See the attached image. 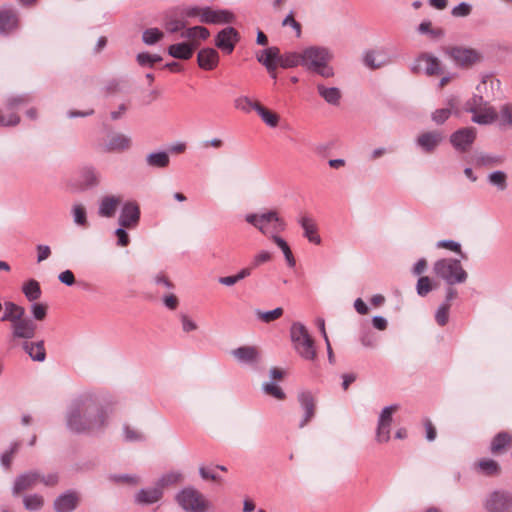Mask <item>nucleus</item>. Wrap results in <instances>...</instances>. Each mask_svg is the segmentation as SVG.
<instances>
[{
  "label": "nucleus",
  "mask_w": 512,
  "mask_h": 512,
  "mask_svg": "<svg viewBox=\"0 0 512 512\" xmlns=\"http://www.w3.org/2000/svg\"><path fill=\"white\" fill-rule=\"evenodd\" d=\"M318 94L330 105L337 106L340 103L342 93L338 87H326L324 84H317Z\"/></svg>",
  "instance_id": "obj_33"
},
{
  "label": "nucleus",
  "mask_w": 512,
  "mask_h": 512,
  "mask_svg": "<svg viewBox=\"0 0 512 512\" xmlns=\"http://www.w3.org/2000/svg\"><path fill=\"white\" fill-rule=\"evenodd\" d=\"M32 100L33 97L28 93L12 94L6 99V107L11 111L18 110L27 106Z\"/></svg>",
  "instance_id": "obj_36"
},
{
  "label": "nucleus",
  "mask_w": 512,
  "mask_h": 512,
  "mask_svg": "<svg viewBox=\"0 0 512 512\" xmlns=\"http://www.w3.org/2000/svg\"><path fill=\"white\" fill-rule=\"evenodd\" d=\"M141 210L136 201H126L122 204L118 218V225L135 229L140 222Z\"/></svg>",
  "instance_id": "obj_10"
},
{
  "label": "nucleus",
  "mask_w": 512,
  "mask_h": 512,
  "mask_svg": "<svg viewBox=\"0 0 512 512\" xmlns=\"http://www.w3.org/2000/svg\"><path fill=\"white\" fill-rule=\"evenodd\" d=\"M47 310H48V307L46 304L44 303H40V302H32L31 306H30V311H31V315H32V318L33 321L36 320V321H42L46 318L47 316Z\"/></svg>",
  "instance_id": "obj_54"
},
{
  "label": "nucleus",
  "mask_w": 512,
  "mask_h": 512,
  "mask_svg": "<svg viewBox=\"0 0 512 512\" xmlns=\"http://www.w3.org/2000/svg\"><path fill=\"white\" fill-rule=\"evenodd\" d=\"M298 225L303 230V237L310 243L320 245L322 239L318 233V226L315 219L307 214L301 215L297 219Z\"/></svg>",
  "instance_id": "obj_20"
},
{
  "label": "nucleus",
  "mask_w": 512,
  "mask_h": 512,
  "mask_svg": "<svg viewBox=\"0 0 512 512\" xmlns=\"http://www.w3.org/2000/svg\"><path fill=\"white\" fill-rule=\"evenodd\" d=\"M234 18V14L226 9L204 7L201 13V22L206 24H228L232 23Z\"/></svg>",
  "instance_id": "obj_17"
},
{
  "label": "nucleus",
  "mask_w": 512,
  "mask_h": 512,
  "mask_svg": "<svg viewBox=\"0 0 512 512\" xmlns=\"http://www.w3.org/2000/svg\"><path fill=\"white\" fill-rule=\"evenodd\" d=\"M138 64L142 67L153 68L155 63L161 62L162 57L158 54H150L149 52H140L136 56Z\"/></svg>",
  "instance_id": "obj_50"
},
{
  "label": "nucleus",
  "mask_w": 512,
  "mask_h": 512,
  "mask_svg": "<svg viewBox=\"0 0 512 512\" xmlns=\"http://www.w3.org/2000/svg\"><path fill=\"white\" fill-rule=\"evenodd\" d=\"M476 139L474 127H464L454 131L449 138L453 148L460 153L467 152Z\"/></svg>",
  "instance_id": "obj_11"
},
{
  "label": "nucleus",
  "mask_w": 512,
  "mask_h": 512,
  "mask_svg": "<svg viewBox=\"0 0 512 512\" xmlns=\"http://www.w3.org/2000/svg\"><path fill=\"white\" fill-rule=\"evenodd\" d=\"M257 61L261 63L269 73L275 72L280 66L281 53L276 46L268 47L257 54Z\"/></svg>",
  "instance_id": "obj_23"
},
{
  "label": "nucleus",
  "mask_w": 512,
  "mask_h": 512,
  "mask_svg": "<svg viewBox=\"0 0 512 512\" xmlns=\"http://www.w3.org/2000/svg\"><path fill=\"white\" fill-rule=\"evenodd\" d=\"M163 37V32L158 28H148L142 34V41L147 45L156 44Z\"/></svg>",
  "instance_id": "obj_53"
},
{
  "label": "nucleus",
  "mask_w": 512,
  "mask_h": 512,
  "mask_svg": "<svg viewBox=\"0 0 512 512\" xmlns=\"http://www.w3.org/2000/svg\"><path fill=\"white\" fill-rule=\"evenodd\" d=\"M120 203L121 198L119 196L106 195L102 197L98 206V215L103 218L114 217Z\"/></svg>",
  "instance_id": "obj_28"
},
{
  "label": "nucleus",
  "mask_w": 512,
  "mask_h": 512,
  "mask_svg": "<svg viewBox=\"0 0 512 512\" xmlns=\"http://www.w3.org/2000/svg\"><path fill=\"white\" fill-rule=\"evenodd\" d=\"M260 103L253 102L247 96H239L234 100V106L236 109L243 111L244 113H249L252 110L256 111V106H259Z\"/></svg>",
  "instance_id": "obj_51"
},
{
  "label": "nucleus",
  "mask_w": 512,
  "mask_h": 512,
  "mask_svg": "<svg viewBox=\"0 0 512 512\" xmlns=\"http://www.w3.org/2000/svg\"><path fill=\"white\" fill-rule=\"evenodd\" d=\"M175 501L186 512H205L206 502L202 495L192 486L181 489Z\"/></svg>",
  "instance_id": "obj_6"
},
{
  "label": "nucleus",
  "mask_w": 512,
  "mask_h": 512,
  "mask_svg": "<svg viewBox=\"0 0 512 512\" xmlns=\"http://www.w3.org/2000/svg\"><path fill=\"white\" fill-rule=\"evenodd\" d=\"M164 495L159 485L155 483L153 487L141 488L134 495V502L138 505L148 506L159 502Z\"/></svg>",
  "instance_id": "obj_22"
},
{
  "label": "nucleus",
  "mask_w": 512,
  "mask_h": 512,
  "mask_svg": "<svg viewBox=\"0 0 512 512\" xmlns=\"http://www.w3.org/2000/svg\"><path fill=\"white\" fill-rule=\"evenodd\" d=\"M184 479L183 473L181 471H169L167 473L162 474L156 483L159 485L161 490L164 492V489L170 486L177 485L181 483Z\"/></svg>",
  "instance_id": "obj_37"
},
{
  "label": "nucleus",
  "mask_w": 512,
  "mask_h": 512,
  "mask_svg": "<svg viewBox=\"0 0 512 512\" xmlns=\"http://www.w3.org/2000/svg\"><path fill=\"white\" fill-rule=\"evenodd\" d=\"M21 346L32 361L44 362L46 360L47 355L44 346V340L23 341Z\"/></svg>",
  "instance_id": "obj_26"
},
{
  "label": "nucleus",
  "mask_w": 512,
  "mask_h": 512,
  "mask_svg": "<svg viewBox=\"0 0 512 512\" xmlns=\"http://www.w3.org/2000/svg\"><path fill=\"white\" fill-rule=\"evenodd\" d=\"M145 161L150 168L165 169L170 164V156L167 151H154L146 155Z\"/></svg>",
  "instance_id": "obj_32"
},
{
  "label": "nucleus",
  "mask_w": 512,
  "mask_h": 512,
  "mask_svg": "<svg viewBox=\"0 0 512 512\" xmlns=\"http://www.w3.org/2000/svg\"><path fill=\"white\" fill-rule=\"evenodd\" d=\"M231 354L241 365H248L253 370L259 369L261 354L255 346H240L232 350Z\"/></svg>",
  "instance_id": "obj_13"
},
{
  "label": "nucleus",
  "mask_w": 512,
  "mask_h": 512,
  "mask_svg": "<svg viewBox=\"0 0 512 512\" xmlns=\"http://www.w3.org/2000/svg\"><path fill=\"white\" fill-rule=\"evenodd\" d=\"M210 36L209 30L204 26H194L190 28H186L182 33L181 37L186 39H195L199 38L201 40H206Z\"/></svg>",
  "instance_id": "obj_45"
},
{
  "label": "nucleus",
  "mask_w": 512,
  "mask_h": 512,
  "mask_svg": "<svg viewBox=\"0 0 512 512\" xmlns=\"http://www.w3.org/2000/svg\"><path fill=\"white\" fill-rule=\"evenodd\" d=\"M360 342L364 347L374 348L377 345V337L371 329H363L360 333Z\"/></svg>",
  "instance_id": "obj_57"
},
{
  "label": "nucleus",
  "mask_w": 512,
  "mask_h": 512,
  "mask_svg": "<svg viewBox=\"0 0 512 512\" xmlns=\"http://www.w3.org/2000/svg\"><path fill=\"white\" fill-rule=\"evenodd\" d=\"M433 286L431 280L428 276H422L418 279L416 285L417 294L421 297L426 296L430 291H432Z\"/></svg>",
  "instance_id": "obj_59"
},
{
  "label": "nucleus",
  "mask_w": 512,
  "mask_h": 512,
  "mask_svg": "<svg viewBox=\"0 0 512 512\" xmlns=\"http://www.w3.org/2000/svg\"><path fill=\"white\" fill-rule=\"evenodd\" d=\"M299 65L303 67L302 51L301 52H287V53L281 54L280 67L287 69V68H294Z\"/></svg>",
  "instance_id": "obj_40"
},
{
  "label": "nucleus",
  "mask_w": 512,
  "mask_h": 512,
  "mask_svg": "<svg viewBox=\"0 0 512 512\" xmlns=\"http://www.w3.org/2000/svg\"><path fill=\"white\" fill-rule=\"evenodd\" d=\"M483 505L487 512H512V492L496 489L486 496Z\"/></svg>",
  "instance_id": "obj_8"
},
{
  "label": "nucleus",
  "mask_w": 512,
  "mask_h": 512,
  "mask_svg": "<svg viewBox=\"0 0 512 512\" xmlns=\"http://www.w3.org/2000/svg\"><path fill=\"white\" fill-rule=\"evenodd\" d=\"M443 137L440 132L429 131L420 134L416 139V144L425 153H432L436 147L440 144Z\"/></svg>",
  "instance_id": "obj_25"
},
{
  "label": "nucleus",
  "mask_w": 512,
  "mask_h": 512,
  "mask_svg": "<svg viewBox=\"0 0 512 512\" xmlns=\"http://www.w3.org/2000/svg\"><path fill=\"white\" fill-rule=\"evenodd\" d=\"M261 390L265 395L271 396L277 400H284L286 394L275 381H266L262 384Z\"/></svg>",
  "instance_id": "obj_43"
},
{
  "label": "nucleus",
  "mask_w": 512,
  "mask_h": 512,
  "mask_svg": "<svg viewBox=\"0 0 512 512\" xmlns=\"http://www.w3.org/2000/svg\"><path fill=\"white\" fill-rule=\"evenodd\" d=\"M436 248L448 249L460 256L461 259H466L467 255L462 251V246L460 242L452 240V239H443L439 240L436 243Z\"/></svg>",
  "instance_id": "obj_49"
},
{
  "label": "nucleus",
  "mask_w": 512,
  "mask_h": 512,
  "mask_svg": "<svg viewBox=\"0 0 512 512\" xmlns=\"http://www.w3.org/2000/svg\"><path fill=\"white\" fill-rule=\"evenodd\" d=\"M479 468L486 476H494L500 471L499 464L495 460L489 458L482 459L479 462Z\"/></svg>",
  "instance_id": "obj_52"
},
{
  "label": "nucleus",
  "mask_w": 512,
  "mask_h": 512,
  "mask_svg": "<svg viewBox=\"0 0 512 512\" xmlns=\"http://www.w3.org/2000/svg\"><path fill=\"white\" fill-rule=\"evenodd\" d=\"M445 52L453 59L457 65L462 67L471 66L480 59L479 53L471 48L455 46L447 48Z\"/></svg>",
  "instance_id": "obj_16"
},
{
  "label": "nucleus",
  "mask_w": 512,
  "mask_h": 512,
  "mask_svg": "<svg viewBox=\"0 0 512 512\" xmlns=\"http://www.w3.org/2000/svg\"><path fill=\"white\" fill-rule=\"evenodd\" d=\"M290 337L296 352L303 359L312 361L316 358L314 340L305 325L294 322L290 328Z\"/></svg>",
  "instance_id": "obj_4"
},
{
  "label": "nucleus",
  "mask_w": 512,
  "mask_h": 512,
  "mask_svg": "<svg viewBox=\"0 0 512 512\" xmlns=\"http://www.w3.org/2000/svg\"><path fill=\"white\" fill-rule=\"evenodd\" d=\"M451 115V110L449 108H441L437 109L432 113V120L440 125L443 124Z\"/></svg>",
  "instance_id": "obj_64"
},
{
  "label": "nucleus",
  "mask_w": 512,
  "mask_h": 512,
  "mask_svg": "<svg viewBox=\"0 0 512 512\" xmlns=\"http://www.w3.org/2000/svg\"><path fill=\"white\" fill-rule=\"evenodd\" d=\"M256 112L261 117L262 121L269 127L275 128L280 120V117L259 104V106H256Z\"/></svg>",
  "instance_id": "obj_44"
},
{
  "label": "nucleus",
  "mask_w": 512,
  "mask_h": 512,
  "mask_svg": "<svg viewBox=\"0 0 512 512\" xmlns=\"http://www.w3.org/2000/svg\"><path fill=\"white\" fill-rule=\"evenodd\" d=\"M333 57L332 51L325 46H308L302 50L303 68L323 78H332L335 75V70L330 65Z\"/></svg>",
  "instance_id": "obj_2"
},
{
  "label": "nucleus",
  "mask_w": 512,
  "mask_h": 512,
  "mask_svg": "<svg viewBox=\"0 0 512 512\" xmlns=\"http://www.w3.org/2000/svg\"><path fill=\"white\" fill-rule=\"evenodd\" d=\"M123 434L126 442H141L145 440V437L140 432L132 429L129 425L123 426Z\"/></svg>",
  "instance_id": "obj_60"
},
{
  "label": "nucleus",
  "mask_w": 512,
  "mask_h": 512,
  "mask_svg": "<svg viewBox=\"0 0 512 512\" xmlns=\"http://www.w3.org/2000/svg\"><path fill=\"white\" fill-rule=\"evenodd\" d=\"M245 221L255 227L263 235H267L266 225L274 222L275 228L283 231L286 228L285 221L279 217L276 210H269L262 214L249 213L245 215Z\"/></svg>",
  "instance_id": "obj_7"
},
{
  "label": "nucleus",
  "mask_w": 512,
  "mask_h": 512,
  "mask_svg": "<svg viewBox=\"0 0 512 512\" xmlns=\"http://www.w3.org/2000/svg\"><path fill=\"white\" fill-rule=\"evenodd\" d=\"M239 32L232 26L220 30L215 36V46L226 54H231L239 41Z\"/></svg>",
  "instance_id": "obj_15"
},
{
  "label": "nucleus",
  "mask_w": 512,
  "mask_h": 512,
  "mask_svg": "<svg viewBox=\"0 0 512 512\" xmlns=\"http://www.w3.org/2000/svg\"><path fill=\"white\" fill-rule=\"evenodd\" d=\"M301 409L303 410V417L299 422V428H304L315 416L316 404L315 399L311 392L302 391L297 396Z\"/></svg>",
  "instance_id": "obj_19"
},
{
  "label": "nucleus",
  "mask_w": 512,
  "mask_h": 512,
  "mask_svg": "<svg viewBox=\"0 0 512 512\" xmlns=\"http://www.w3.org/2000/svg\"><path fill=\"white\" fill-rule=\"evenodd\" d=\"M40 480V472L37 470H30L18 475L12 486V494L19 495L21 492L33 488Z\"/></svg>",
  "instance_id": "obj_21"
},
{
  "label": "nucleus",
  "mask_w": 512,
  "mask_h": 512,
  "mask_svg": "<svg viewBox=\"0 0 512 512\" xmlns=\"http://www.w3.org/2000/svg\"><path fill=\"white\" fill-rule=\"evenodd\" d=\"M100 180V172L94 166L86 165L78 171L76 187L80 191L93 189L100 184Z\"/></svg>",
  "instance_id": "obj_12"
},
{
  "label": "nucleus",
  "mask_w": 512,
  "mask_h": 512,
  "mask_svg": "<svg viewBox=\"0 0 512 512\" xmlns=\"http://www.w3.org/2000/svg\"><path fill=\"white\" fill-rule=\"evenodd\" d=\"M18 448L19 443L13 442L11 443L9 449L1 454L0 461L4 469H10L13 455L18 451Z\"/></svg>",
  "instance_id": "obj_56"
},
{
  "label": "nucleus",
  "mask_w": 512,
  "mask_h": 512,
  "mask_svg": "<svg viewBox=\"0 0 512 512\" xmlns=\"http://www.w3.org/2000/svg\"><path fill=\"white\" fill-rule=\"evenodd\" d=\"M197 43L180 42L168 46L167 52L169 56L179 59L188 60L193 56L194 50L197 48Z\"/></svg>",
  "instance_id": "obj_27"
},
{
  "label": "nucleus",
  "mask_w": 512,
  "mask_h": 512,
  "mask_svg": "<svg viewBox=\"0 0 512 512\" xmlns=\"http://www.w3.org/2000/svg\"><path fill=\"white\" fill-rule=\"evenodd\" d=\"M19 17L17 11L10 6L0 9V35L7 36L18 28Z\"/></svg>",
  "instance_id": "obj_18"
},
{
  "label": "nucleus",
  "mask_w": 512,
  "mask_h": 512,
  "mask_svg": "<svg viewBox=\"0 0 512 512\" xmlns=\"http://www.w3.org/2000/svg\"><path fill=\"white\" fill-rule=\"evenodd\" d=\"M37 325L33 319L23 316L19 320L11 322V338L24 339L25 341L34 338Z\"/></svg>",
  "instance_id": "obj_14"
},
{
  "label": "nucleus",
  "mask_w": 512,
  "mask_h": 512,
  "mask_svg": "<svg viewBox=\"0 0 512 512\" xmlns=\"http://www.w3.org/2000/svg\"><path fill=\"white\" fill-rule=\"evenodd\" d=\"M4 313L1 317V321L3 322H14L15 320H19L23 316H25V308L17 305L14 302L7 301L4 303Z\"/></svg>",
  "instance_id": "obj_34"
},
{
  "label": "nucleus",
  "mask_w": 512,
  "mask_h": 512,
  "mask_svg": "<svg viewBox=\"0 0 512 512\" xmlns=\"http://www.w3.org/2000/svg\"><path fill=\"white\" fill-rule=\"evenodd\" d=\"M256 315L261 321L269 323L280 318L283 315V309L281 307H277L269 311L256 310Z\"/></svg>",
  "instance_id": "obj_55"
},
{
  "label": "nucleus",
  "mask_w": 512,
  "mask_h": 512,
  "mask_svg": "<svg viewBox=\"0 0 512 512\" xmlns=\"http://www.w3.org/2000/svg\"><path fill=\"white\" fill-rule=\"evenodd\" d=\"M23 504L25 509L28 511H38L43 507L44 499L37 493L25 495L23 498Z\"/></svg>",
  "instance_id": "obj_47"
},
{
  "label": "nucleus",
  "mask_w": 512,
  "mask_h": 512,
  "mask_svg": "<svg viewBox=\"0 0 512 512\" xmlns=\"http://www.w3.org/2000/svg\"><path fill=\"white\" fill-rule=\"evenodd\" d=\"M413 74H425L427 76H438L443 73L441 61L431 53H420L410 65Z\"/></svg>",
  "instance_id": "obj_5"
},
{
  "label": "nucleus",
  "mask_w": 512,
  "mask_h": 512,
  "mask_svg": "<svg viewBox=\"0 0 512 512\" xmlns=\"http://www.w3.org/2000/svg\"><path fill=\"white\" fill-rule=\"evenodd\" d=\"M487 180L489 184L495 186L498 190L503 191L507 188V176L504 171L496 170L491 172Z\"/></svg>",
  "instance_id": "obj_46"
},
{
  "label": "nucleus",
  "mask_w": 512,
  "mask_h": 512,
  "mask_svg": "<svg viewBox=\"0 0 512 512\" xmlns=\"http://www.w3.org/2000/svg\"><path fill=\"white\" fill-rule=\"evenodd\" d=\"M398 405L393 404L385 406L378 417L376 429V441L378 443H387L390 440V428L393 420V413L397 410Z\"/></svg>",
  "instance_id": "obj_9"
},
{
  "label": "nucleus",
  "mask_w": 512,
  "mask_h": 512,
  "mask_svg": "<svg viewBox=\"0 0 512 512\" xmlns=\"http://www.w3.org/2000/svg\"><path fill=\"white\" fill-rule=\"evenodd\" d=\"M383 55L381 51L368 50L363 55V63L366 67L375 70L387 65L390 61L380 58Z\"/></svg>",
  "instance_id": "obj_35"
},
{
  "label": "nucleus",
  "mask_w": 512,
  "mask_h": 512,
  "mask_svg": "<svg viewBox=\"0 0 512 512\" xmlns=\"http://www.w3.org/2000/svg\"><path fill=\"white\" fill-rule=\"evenodd\" d=\"M450 310L449 303H441L436 310L435 320L440 326H445L448 322V315Z\"/></svg>",
  "instance_id": "obj_58"
},
{
  "label": "nucleus",
  "mask_w": 512,
  "mask_h": 512,
  "mask_svg": "<svg viewBox=\"0 0 512 512\" xmlns=\"http://www.w3.org/2000/svg\"><path fill=\"white\" fill-rule=\"evenodd\" d=\"M131 146V138L122 133H114L109 136L105 144L106 152L125 151Z\"/></svg>",
  "instance_id": "obj_30"
},
{
  "label": "nucleus",
  "mask_w": 512,
  "mask_h": 512,
  "mask_svg": "<svg viewBox=\"0 0 512 512\" xmlns=\"http://www.w3.org/2000/svg\"><path fill=\"white\" fill-rule=\"evenodd\" d=\"M110 479L116 483H127L136 485L139 483L140 478L136 474H114L110 476Z\"/></svg>",
  "instance_id": "obj_61"
},
{
  "label": "nucleus",
  "mask_w": 512,
  "mask_h": 512,
  "mask_svg": "<svg viewBox=\"0 0 512 512\" xmlns=\"http://www.w3.org/2000/svg\"><path fill=\"white\" fill-rule=\"evenodd\" d=\"M111 413L110 405L103 402L100 394L86 391L75 396L68 404L65 425L73 434L98 435L108 426Z\"/></svg>",
  "instance_id": "obj_1"
},
{
  "label": "nucleus",
  "mask_w": 512,
  "mask_h": 512,
  "mask_svg": "<svg viewBox=\"0 0 512 512\" xmlns=\"http://www.w3.org/2000/svg\"><path fill=\"white\" fill-rule=\"evenodd\" d=\"M497 121L498 128L501 131L512 128V106L510 104L501 107Z\"/></svg>",
  "instance_id": "obj_41"
},
{
  "label": "nucleus",
  "mask_w": 512,
  "mask_h": 512,
  "mask_svg": "<svg viewBox=\"0 0 512 512\" xmlns=\"http://www.w3.org/2000/svg\"><path fill=\"white\" fill-rule=\"evenodd\" d=\"M512 443V435L506 431L497 433L491 441L492 453H499Z\"/></svg>",
  "instance_id": "obj_39"
},
{
  "label": "nucleus",
  "mask_w": 512,
  "mask_h": 512,
  "mask_svg": "<svg viewBox=\"0 0 512 512\" xmlns=\"http://www.w3.org/2000/svg\"><path fill=\"white\" fill-rule=\"evenodd\" d=\"M73 222L79 227H88L87 211L82 204H74L71 209Z\"/></svg>",
  "instance_id": "obj_42"
},
{
  "label": "nucleus",
  "mask_w": 512,
  "mask_h": 512,
  "mask_svg": "<svg viewBox=\"0 0 512 512\" xmlns=\"http://www.w3.org/2000/svg\"><path fill=\"white\" fill-rule=\"evenodd\" d=\"M185 27L186 23L181 19L172 18L165 22V28L170 33H176L180 30L185 29Z\"/></svg>",
  "instance_id": "obj_63"
},
{
  "label": "nucleus",
  "mask_w": 512,
  "mask_h": 512,
  "mask_svg": "<svg viewBox=\"0 0 512 512\" xmlns=\"http://www.w3.org/2000/svg\"><path fill=\"white\" fill-rule=\"evenodd\" d=\"M488 105V102L484 100L483 96L478 94H473V96L468 99L465 103L464 110L472 115Z\"/></svg>",
  "instance_id": "obj_48"
},
{
  "label": "nucleus",
  "mask_w": 512,
  "mask_h": 512,
  "mask_svg": "<svg viewBox=\"0 0 512 512\" xmlns=\"http://www.w3.org/2000/svg\"><path fill=\"white\" fill-rule=\"evenodd\" d=\"M22 292L29 302L37 301L42 295L40 284L35 279L27 280L22 286Z\"/></svg>",
  "instance_id": "obj_38"
},
{
  "label": "nucleus",
  "mask_w": 512,
  "mask_h": 512,
  "mask_svg": "<svg viewBox=\"0 0 512 512\" xmlns=\"http://www.w3.org/2000/svg\"><path fill=\"white\" fill-rule=\"evenodd\" d=\"M197 62L200 68L212 70L219 62V54L214 48H203L198 52Z\"/></svg>",
  "instance_id": "obj_29"
},
{
  "label": "nucleus",
  "mask_w": 512,
  "mask_h": 512,
  "mask_svg": "<svg viewBox=\"0 0 512 512\" xmlns=\"http://www.w3.org/2000/svg\"><path fill=\"white\" fill-rule=\"evenodd\" d=\"M433 272L450 286L462 284L468 278V273L462 267L460 259L457 258L438 259L433 264Z\"/></svg>",
  "instance_id": "obj_3"
},
{
  "label": "nucleus",
  "mask_w": 512,
  "mask_h": 512,
  "mask_svg": "<svg viewBox=\"0 0 512 512\" xmlns=\"http://www.w3.org/2000/svg\"><path fill=\"white\" fill-rule=\"evenodd\" d=\"M127 230L128 227H122L119 225V227L114 231V234L117 237V245L120 247H126L130 243V236Z\"/></svg>",
  "instance_id": "obj_62"
},
{
  "label": "nucleus",
  "mask_w": 512,
  "mask_h": 512,
  "mask_svg": "<svg viewBox=\"0 0 512 512\" xmlns=\"http://www.w3.org/2000/svg\"><path fill=\"white\" fill-rule=\"evenodd\" d=\"M498 120V113L491 105H486L472 115L471 121L478 125H491Z\"/></svg>",
  "instance_id": "obj_31"
},
{
  "label": "nucleus",
  "mask_w": 512,
  "mask_h": 512,
  "mask_svg": "<svg viewBox=\"0 0 512 512\" xmlns=\"http://www.w3.org/2000/svg\"><path fill=\"white\" fill-rule=\"evenodd\" d=\"M79 503V496L73 490H67L54 500L53 507L56 512H72Z\"/></svg>",
  "instance_id": "obj_24"
}]
</instances>
